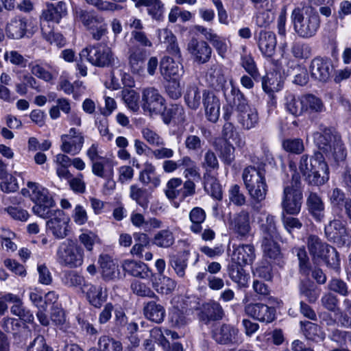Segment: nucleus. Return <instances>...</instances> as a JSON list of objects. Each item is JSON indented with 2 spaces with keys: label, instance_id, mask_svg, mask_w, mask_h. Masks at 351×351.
<instances>
[{
  "label": "nucleus",
  "instance_id": "f257e3e1",
  "mask_svg": "<svg viewBox=\"0 0 351 351\" xmlns=\"http://www.w3.org/2000/svg\"><path fill=\"white\" fill-rule=\"evenodd\" d=\"M293 29L298 36L304 39L313 37L320 27V17L311 5L295 8L291 14Z\"/></svg>",
  "mask_w": 351,
  "mask_h": 351
},
{
  "label": "nucleus",
  "instance_id": "f03ea898",
  "mask_svg": "<svg viewBox=\"0 0 351 351\" xmlns=\"http://www.w3.org/2000/svg\"><path fill=\"white\" fill-rule=\"evenodd\" d=\"M299 169L304 180L311 185H322L329 178L328 167L320 152H315L311 158L306 154L302 155L300 160Z\"/></svg>",
  "mask_w": 351,
  "mask_h": 351
},
{
  "label": "nucleus",
  "instance_id": "7ed1b4c3",
  "mask_svg": "<svg viewBox=\"0 0 351 351\" xmlns=\"http://www.w3.org/2000/svg\"><path fill=\"white\" fill-rule=\"evenodd\" d=\"M313 139L319 152L336 162L343 161L346 157V150L341 136L330 128H322L313 134Z\"/></svg>",
  "mask_w": 351,
  "mask_h": 351
},
{
  "label": "nucleus",
  "instance_id": "20e7f679",
  "mask_svg": "<svg viewBox=\"0 0 351 351\" xmlns=\"http://www.w3.org/2000/svg\"><path fill=\"white\" fill-rule=\"evenodd\" d=\"M226 101L235 108L237 121L244 130H250L258 123V115L256 109L250 108L241 91L232 86L230 93H224Z\"/></svg>",
  "mask_w": 351,
  "mask_h": 351
},
{
  "label": "nucleus",
  "instance_id": "39448f33",
  "mask_svg": "<svg viewBox=\"0 0 351 351\" xmlns=\"http://www.w3.org/2000/svg\"><path fill=\"white\" fill-rule=\"evenodd\" d=\"M84 250L76 241L66 239L60 243L56 252V260L64 267L74 269L82 265Z\"/></svg>",
  "mask_w": 351,
  "mask_h": 351
},
{
  "label": "nucleus",
  "instance_id": "423d86ee",
  "mask_svg": "<svg viewBox=\"0 0 351 351\" xmlns=\"http://www.w3.org/2000/svg\"><path fill=\"white\" fill-rule=\"evenodd\" d=\"M242 179L245 189L254 202L258 203L265 199L267 185L263 171L250 165L243 170Z\"/></svg>",
  "mask_w": 351,
  "mask_h": 351
},
{
  "label": "nucleus",
  "instance_id": "0eeeda50",
  "mask_svg": "<svg viewBox=\"0 0 351 351\" xmlns=\"http://www.w3.org/2000/svg\"><path fill=\"white\" fill-rule=\"evenodd\" d=\"M300 184V176L294 173L291 182L284 186L281 207L288 215H296L301 210L303 194Z\"/></svg>",
  "mask_w": 351,
  "mask_h": 351
},
{
  "label": "nucleus",
  "instance_id": "6e6552de",
  "mask_svg": "<svg viewBox=\"0 0 351 351\" xmlns=\"http://www.w3.org/2000/svg\"><path fill=\"white\" fill-rule=\"evenodd\" d=\"M75 16L92 35L95 40H99L107 33L108 25L104 18L94 10H75Z\"/></svg>",
  "mask_w": 351,
  "mask_h": 351
},
{
  "label": "nucleus",
  "instance_id": "1a4fd4ad",
  "mask_svg": "<svg viewBox=\"0 0 351 351\" xmlns=\"http://www.w3.org/2000/svg\"><path fill=\"white\" fill-rule=\"evenodd\" d=\"M80 58L86 59L92 65L98 67H108L114 62L111 49L106 44L99 43L88 45L80 53Z\"/></svg>",
  "mask_w": 351,
  "mask_h": 351
},
{
  "label": "nucleus",
  "instance_id": "9d476101",
  "mask_svg": "<svg viewBox=\"0 0 351 351\" xmlns=\"http://www.w3.org/2000/svg\"><path fill=\"white\" fill-rule=\"evenodd\" d=\"M141 107L145 113L149 115L158 114L166 108L165 99L159 90L153 86L142 90Z\"/></svg>",
  "mask_w": 351,
  "mask_h": 351
},
{
  "label": "nucleus",
  "instance_id": "9b49d317",
  "mask_svg": "<svg viewBox=\"0 0 351 351\" xmlns=\"http://www.w3.org/2000/svg\"><path fill=\"white\" fill-rule=\"evenodd\" d=\"M324 234L327 239L338 247L348 246L351 243V235L346 225L339 219H333L325 226Z\"/></svg>",
  "mask_w": 351,
  "mask_h": 351
},
{
  "label": "nucleus",
  "instance_id": "f8f14e48",
  "mask_svg": "<svg viewBox=\"0 0 351 351\" xmlns=\"http://www.w3.org/2000/svg\"><path fill=\"white\" fill-rule=\"evenodd\" d=\"M332 60L328 57L317 56L311 62V77L319 82L326 83L330 79L333 71Z\"/></svg>",
  "mask_w": 351,
  "mask_h": 351
},
{
  "label": "nucleus",
  "instance_id": "ddd939ff",
  "mask_svg": "<svg viewBox=\"0 0 351 351\" xmlns=\"http://www.w3.org/2000/svg\"><path fill=\"white\" fill-rule=\"evenodd\" d=\"M61 150L74 156L81 151L84 143V136L82 132L75 128H71L69 134L61 136Z\"/></svg>",
  "mask_w": 351,
  "mask_h": 351
},
{
  "label": "nucleus",
  "instance_id": "4468645a",
  "mask_svg": "<svg viewBox=\"0 0 351 351\" xmlns=\"http://www.w3.org/2000/svg\"><path fill=\"white\" fill-rule=\"evenodd\" d=\"M224 315L225 313L221 305L219 302L213 300L203 303L197 314L199 320L205 324L221 320Z\"/></svg>",
  "mask_w": 351,
  "mask_h": 351
},
{
  "label": "nucleus",
  "instance_id": "2eb2a0df",
  "mask_svg": "<svg viewBox=\"0 0 351 351\" xmlns=\"http://www.w3.org/2000/svg\"><path fill=\"white\" fill-rule=\"evenodd\" d=\"M54 214L55 215L47 221V228L56 239H64L69 232V218L61 210H57Z\"/></svg>",
  "mask_w": 351,
  "mask_h": 351
},
{
  "label": "nucleus",
  "instance_id": "dca6fc26",
  "mask_svg": "<svg viewBox=\"0 0 351 351\" xmlns=\"http://www.w3.org/2000/svg\"><path fill=\"white\" fill-rule=\"evenodd\" d=\"M187 50L194 62L198 64L208 62L212 55V48L204 40L193 38L187 45Z\"/></svg>",
  "mask_w": 351,
  "mask_h": 351
},
{
  "label": "nucleus",
  "instance_id": "f3484780",
  "mask_svg": "<svg viewBox=\"0 0 351 351\" xmlns=\"http://www.w3.org/2000/svg\"><path fill=\"white\" fill-rule=\"evenodd\" d=\"M239 330L233 326L223 324L212 330L213 339L221 345H233L239 341Z\"/></svg>",
  "mask_w": 351,
  "mask_h": 351
},
{
  "label": "nucleus",
  "instance_id": "a211bd4d",
  "mask_svg": "<svg viewBox=\"0 0 351 351\" xmlns=\"http://www.w3.org/2000/svg\"><path fill=\"white\" fill-rule=\"evenodd\" d=\"M245 311L247 315L261 322L271 323L276 317V309L262 303L249 304Z\"/></svg>",
  "mask_w": 351,
  "mask_h": 351
},
{
  "label": "nucleus",
  "instance_id": "6ab92c4d",
  "mask_svg": "<svg viewBox=\"0 0 351 351\" xmlns=\"http://www.w3.org/2000/svg\"><path fill=\"white\" fill-rule=\"evenodd\" d=\"M147 51L140 46H132L128 49V64L132 73L142 75L145 71Z\"/></svg>",
  "mask_w": 351,
  "mask_h": 351
},
{
  "label": "nucleus",
  "instance_id": "aec40b11",
  "mask_svg": "<svg viewBox=\"0 0 351 351\" xmlns=\"http://www.w3.org/2000/svg\"><path fill=\"white\" fill-rule=\"evenodd\" d=\"M256 39L263 56L271 58L275 53L277 44L276 34L271 31L261 30L256 36Z\"/></svg>",
  "mask_w": 351,
  "mask_h": 351
},
{
  "label": "nucleus",
  "instance_id": "412c9836",
  "mask_svg": "<svg viewBox=\"0 0 351 351\" xmlns=\"http://www.w3.org/2000/svg\"><path fill=\"white\" fill-rule=\"evenodd\" d=\"M202 102L207 119L213 123L217 121L219 117L220 101L211 91L204 90L202 94Z\"/></svg>",
  "mask_w": 351,
  "mask_h": 351
},
{
  "label": "nucleus",
  "instance_id": "4be33fe9",
  "mask_svg": "<svg viewBox=\"0 0 351 351\" xmlns=\"http://www.w3.org/2000/svg\"><path fill=\"white\" fill-rule=\"evenodd\" d=\"M306 209L317 222L325 219V204L322 197L316 193L310 192L306 201Z\"/></svg>",
  "mask_w": 351,
  "mask_h": 351
},
{
  "label": "nucleus",
  "instance_id": "5701e85b",
  "mask_svg": "<svg viewBox=\"0 0 351 351\" xmlns=\"http://www.w3.org/2000/svg\"><path fill=\"white\" fill-rule=\"evenodd\" d=\"M255 249L253 245L243 244L233 246L230 261L241 265H251L255 259Z\"/></svg>",
  "mask_w": 351,
  "mask_h": 351
},
{
  "label": "nucleus",
  "instance_id": "b1692460",
  "mask_svg": "<svg viewBox=\"0 0 351 351\" xmlns=\"http://www.w3.org/2000/svg\"><path fill=\"white\" fill-rule=\"evenodd\" d=\"M98 263L102 278L105 280H114L119 278L120 271L118 265L110 255L107 254H100L98 258Z\"/></svg>",
  "mask_w": 351,
  "mask_h": 351
},
{
  "label": "nucleus",
  "instance_id": "393cba45",
  "mask_svg": "<svg viewBox=\"0 0 351 351\" xmlns=\"http://www.w3.org/2000/svg\"><path fill=\"white\" fill-rule=\"evenodd\" d=\"M230 229L241 238L248 237L251 231L250 213L241 210L234 215L230 223Z\"/></svg>",
  "mask_w": 351,
  "mask_h": 351
},
{
  "label": "nucleus",
  "instance_id": "a878e982",
  "mask_svg": "<svg viewBox=\"0 0 351 351\" xmlns=\"http://www.w3.org/2000/svg\"><path fill=\"white\" fill-rule=\"evenodd\" d=\"M245 265L229 261L227 265L226 271L230 279L237 284L240 289L248 287L250 280L249 274L243 269Z\"/></svg>",
  "mask_w": 351,
  "mask_h": 351
},
{
  "label": "nucleus",
  "instance_id": "bb28decb",
  "mask_svg": "<svg viewBox=\"0 0 351 351\" xmlns=\"http://www.w3.org/2000/svg\"><path fill=\"white\" fill-rule=\"evenodd\" d=\"M82 291L86 294L90 304L95 308H101L106 300L107 295L103 293L101 286L86 283L82 287Z\"/></svg>",
  "mask_w": 351,
  "mask_h": 351
},
{
  "label": "nucleus",
  "instance_id": "cd10ccee",
  "mask_svg": "<svg viewBox=\"0 0 351 351\" xmlns=\"http://www.w3.org/2000/svg\"><path fill=\"white\" fill-rule=\"evenodd\" d=\"M122 267L125 272L136 278L145 279L152 275L147 265L141 261L125 260Z\"/></svg>",
  "mask_w": 351,
  "mask_h": 351
},
{
  "label": "nucleus",
  "instance_id": "c85d7f7f",
  "mask_svg": "<svg viewBox=\"0 0 351 351\" xmlns=\"http://www.w3.org/2000/svg\"><path fill=\"white\" fill-rule=\"evenodd\" d=\"M143 311L147 319L156 324L162 323L166 315L165 307L154 300L145 302Z\"/></svg>",
  "mask_w": 351,
  "mask_h": 351
},
{
  "label": "nucleus",
  "instance_id": "c756f323",
  "mask_svg": "<svg viewBox=\"0 0 351 351\" xmlns=\"http://www.w3.org/2000/svg\"><path fill=\"white\" fill-rule=\"evenodd\" d=\"M213 147L226 165H230L234 160V147L225 138H216Z\"/></svg>",
  "mask_w": 351,
  "mask_h": 351
},
{
  "label": "nucleus",
  "instance_id": "7c9ffc66",
  "mask_svg": "<svg viewBox=\"0 0 351 351\" xmlns=\"http://www.w3.org/2000/svg\"><path fill=\"white\" fill-rule=\"evenodd\" d=\"M160 70L165 80H180L183 73L182 66L170 58L161 62Z\"/></svg>",
  "mask_w": 351,
  "mask_h": 351
},
{
  "label": "nucleus",
  "instance_id": "2f4dec72",
  "mask_svg": "<svg viewBox=\"0 0 351 351\" xmlns=\"http://www.w3.org/2000/svg\"><path fill=\"white\" fill-rule=\"evenodd\" d=\"M27 31V19L25 18L14 17L7 24L5 32L7 36L12 39L23 38Z\"/></svg>",
  "mask_w": 351,
  "mask_h": 351
},
{
  "label": "nucleus",
  "instance_id": "473e14b6",
  "mask_svg": "<svg viewBox=\"0 0 351 351\" xmlns=\"http://www.w3.org/2000/svg\"><path fill=\"white\" fill-rule=\"evenodd\" d=\"M284 106L287 112L295 117H299L304 112L302 96L300 97L292 93H286Z\"/></svg>",
  "mask_w": 351,
  "mask_h": 351
},
{
  "label": "nucleus",
  "instance_id": "72a5a7b5",
  "mask_svg": "<svg viewBox=\"0 0 351 351\" xmlns=\"http://www.w3.org/2000/svg\"><path fill=\"white\" fill-rule=\"evenodd\" d=\"M189 252L184 250L169 256V265L171 266L176 275L183 278L185 276V271L188 265Z\"/></svg>",
  "mask_w": 351,
  "mask_h": 351
},
{
  "label": "nucleus",
  "instance_id": "f704fd0d",
  "mask_svg": "<svg viewBox=\"0 0 351 351\" xmlns=\"http://www.w3.org/2000/svg\"><path fill=\"white\" fill-rule=\"evenodd\" d=\"M206 78L209 85L215 89L222 88L226 83L222 69L217 64L210 66L206 72Z\"/></svg>",
  "mask_w": 351,
  "mask_h": 351
},
{
  "label": "nucleus",
  "instance_id": "c9c22d12",
  "mask_svg": "<svg viewBox=\"0 0 351 351\" xmlns=\"http://www.w3.org/2000/svg\"><path fill=\"white\" fill-rule=\"evenodd\" d=\"M277 237H263L261 248L264 256L273 261H280L282 257L279 245L275 241Z\"/></svg>",
  "mask_w": 351,
  "mask_h": 351
},
{
  "label": "nucleus",
  "instance_id": "e433bc0d",
  "mask_svg": "<svg viewBox=\"0 0 351 351\" xmlns=\"http://www.w3.org/2000/svg\"><path fill=\"white\" fill-rule=\"evenodd\" d=\"M307 246L310 254L314 259H320L324 256L330 245L322 241L316 235H310L307 238Z\"/></svg>",
  "mask_w": 351,
  "mask_h": 351
},
{
  "label": "nucleus",
  "instance_id": "4c0bfd02",
  "mask_svg": "<svg viewBox=\"0 0 351 351\" xmlns=\"http://www.w3.org/2000/svg\"><path fill=\"white\" fill-rule=\"evenodd\" d=\"M204 184L205 191L213 198L218 200L222 199L221 186L210 171H206L204 174Z\"/></svg>",
  "mask_w": 351,
  "mask_h": 351
},
{
  "label": "nucleus",
  "instance_id": "58836bf2",
  "mask_svg": "<svg viewBox=\"0 0 351 351\" xmlns=\"http://www.w3.org/2000/svg\"><path fill=\"white\" fill-rule=\"evenodd\" d=\"M302 332L306 338L315 342H319L324 339L325 333L316 324L309 321L300 322Z\"/></svg>",
  "mask_w": 351,
  "mask_h": 351
},
{
  "label": "nucleus",
  "instance_id": "ea45409f",
  "mask_svg": "<svg viewBox=\"0 0 351 351\" xmlns=\"http://www.w3.org/2000/svg\"><path fill=\"white\" fill-rule=\"evenodd\" d=\"M138 180L145 185L152 184L154 188L160 184V178L156 175V169L150 163H146L144 169L140 172Z\"/></svg>",
  "mask_w": 351,
  "mask_h": 351
},
{
  "label": "nucleus",
  "instance_id": "a19ab883",
  "mask_svg": "<svg viewBox=\"0 0 351 351\" xmlns=\"http://www.w3.org/2000/svg\"><path fill=\"white\" fill-rule=\"evenodd\" d=\"M206 213L200 207L193 208L189 213V219L191 222L190 230L195 234H199L202 230V223L206 219Z\"/></svg>",
  "mask_w": 351,
  "mask_h": 351
},
{
  "label": "nucleus",
  "instance_id": "79ce46f5",
  "mask_svg": "<svg viewBox=\"0 0 351 351\" xmlns=\"http://www.w3.org/2000/svg\"><path fill=\"white\" fill-rule=\"evenodd\" d=\"M304 112L319 113L325 110V106L321 99L312 94L302 96Z\"/></svg>",
  "mask_w": 351,
  "mask_h": 351
},
{
  "label": "nucleus",
  "instance_id": "37998d69",
  "mask_svg": "<svg viewBox=\"0 0 351 351\" xmlns=\"http://www.w3.org/2000/svg\"><path fill=\"white\" fill-rule=\"evenodd\" d=\"M299 293L308 302L315 303L319 296L320 290L313 282H302L299 285Z\"/></svg>",
  "mask_w": 351,
  "mask_h": 351
},
{
  "label": "nucleus",
  "instance_id": "c03bdc74",
  "mask_svg": "<svg viewBox=\"0 0 351 351\" xmlns=\"http://www.w3.org/2000/svg\"><path fill=\"white\" fill-rule=\"evenodd\" d=\"M63 285L68 287H79L84 286L86 282L84 278L73 270L65 271L62 273L61 278Z\"/></svg>",
  "mask_w": 351,
  "mask_h": 351
},
{
  "label": "nucleus",
  "instance_id": "a18cd8bd",
  "mask_svg": "<svg viewBox=\"0 0 351 351\" xmlns=\"http://www.w3.org/2000/svg\"><path fill=\"white\" fill-rule=\"evenodd\" d=\"M143 6L147 7V13L152 19L162 21L164 14V4L160 0H144Z\"/></svg>",
  "mask_w": 351,
  "mask_h": 351
},
{
  "label": "nucleus",
  "instance_id": "49530a36",
  "mask_svg": "<svg viewBox=\"0 0 351 351\" xmlns=\"http://www.w3.org/2000/svg\"><path fill=\"white\" fill-rule=\"evenodd\" d=\"M263 237H278V233L274 216L267 214L265 219L261 220L260 225Z\"/></svg>",
  "mask_w": 351,
  "mask_h": 351
},
{
  "label": "nucleus",
  "instance_id": "de8ad7c7",
  "mask_svg": "<svg viewBox=\"0 0 351 351\" xmlns=\"http://www.w3.org/2000/svg\"><path fill=\"white\" fill-rule=\"evenodd\" d=\"M202 96L199 88L195 85L187 87L184 100L187 106L193 109L197 110L201 104Z\"/></svg>",
  "mask_w": 351,
  "mask_h": 351
},
{
  "label": "nucleus",
  "instance_id": "09e8293b",
  "mask_svg": "<svg viewBox=\"0 0 351 351\" xmlns=\"http://www.w3.org/2000/svg\"><path fill=\"white\" fill-rule=\"evenodd\" d=\"M80 245L86 249L87 252H91L96 243H99L98 235L91 230H82V233L78 237Z\"/></svg>",
  "mask_w": 351,
  "mask_h": 351
},
{
  "label": "nucleus",
  "instance_id": "8fccbe9b",
  "mask_svg": "<svg viewBox=\"0 0 351 351\" xmlns=\"http://www.w3.org/2000/svg\"><path fill=\"white\" fill-rule=\"evenodd\" d=\"M170 319L173 326L178 328L185 326L189 321L187 317V309L184 307L179 308L174 306L171 312Z\"/></svg>",
  "mask_w": 351,
  "mask_h": 351
},
{
  "label": "nucleus",
  "instance_id": "3c124183",
  "mask_svg": "<svg viewBox=\"0 0 351 351\" xmlns=\"http://www.w3.org/2000/svg\"><path fill=\"white\" fill-rule=\"evenodd\" d=\"M130 197L143 208H145L148 205L149 195L146 189L132 184L130 187Z\"/></svg>",
  "mask_w": 351,
  "mask_h": 351
},
{
  "label": "nucleus",
  "instance_id": "603ef678",
  "mask_svg": "<svg viewBox=\"0 0 351 351\" xmlns=\"http://www.w3.org/2000/svg\"><path fill=\"white\" fill-rule=\"evenodd\" d=\"M241 65L254 81L258 82L261 80V75L256 62L250 55L245 54L241 56Z\"/></svg>",
  "mask_w": 351,
  "mask_h": 351
},
{
  "label": "nucleus",
  "instance_id": "864d4df0",
  "mask_svg": "<svg viewBox=\"0 0 351 351\" xmlns=\"http://www.w3.org/2000/svg\"><path fill=\"white\" fill-rule=\"evenodd\" d=\"M51 319L60 330L64 332L70 331L71 326L66 321L65 313L62 309L54 308L51 314Z\"/></svg>",
  "mask_w": 351,
  "mask_h": 351
},
{
  "label": "nucleus",
  "instance_id": "5fc2aeb1",
  "mask_svg": "<svg viewBox=\"0 0 351 351\" xmlns=\"http://www.w3.org/2000/svg\"><path fill=\"white\" fill-rule=\"evenodd\" d=\"M56 206L55 201L49 203L35 204L33 208V212L35 215L43 219H50L55 213L59 209L54 208Z\"/></svg>",
  "mask_w": 351,
  "mask_h": 351
},
{
  "label": "nucleus",
  "instance_id": "6e6d98bb",
  "mask_svg": "<svg viewBox=\"0 0 351 351\" xmlns=\"http://www.w3.org/2000/svg\"><path fill=\"white\" fill-rule=\"evenodd\" d=\"M28 66L31 73L36 77L45 82L53 80L52 74L43 66L40 60L32 61L28 64Z\"/></svg>",
  "mask_w": 351,
  "mask_h": 351
},
{
  "label": "nucleus",
  "instance_id": "4d7b16f0",
  "mask_svg": "<svg viewBox=\"0 0 351 351\" xmlns=\"http://www.w3.org/2000/svg\"><path fill=\"white\" fill-rule=\"evenodd\" d=\"M291 52L296 59H307L311 56L312 49L307 43L296 41L293 43Z\"/></svg>",
  "mask_w": 351,
  "mask_h": 351
},
{
  "label": "nucleus",
  "instance_id": "13d9d810",
  "mask_svg": "<svg viewBox=\"0 0 351 351\" xmlns=\"http://www.w3.org/2000/svg\"><path fill=\"white\" fill-rule=\"evenodd\" d=\"M98 349L100 351H122V345L119 341L108 335H103L98 341Z\"/></svg>",
  "mask_w": 351,
  "mask_h": 351
},
{
  "label": "nucleus",
  "instance_id": "bf43d9fd",
  "mask_svg": "<svg viewBox=\"0 0 351 351\" xmlns=\"http://www.w3.org/2000/svg\"><path fill=\"white\" fill-rule=\"evenodd\" d=\"M158 282H153V287L158 293L168 295L171 293L176 287V282L169 277L162 276Z\"/></svg>",
  "mask_w": 351,
  "mask_h": 351
},
{
  "label": "nucleus",
  "instance_id": "052dcab7",
  "mask_svg": "<svg viewBox=\"0 0 351 351\" xmlns=\"http://www.w3.org/2000/svg\"><path fill=\"white\" fill-rule=\"evenodd\" d=\"M293 253L295 254L298 258L300 272L304 275H308L311 270V263L305 248L303 247H294Z\"/></svg>",
  "mask_w": 351,
  "mask_h": 351
},
{
  "label": "nucleus",
  "instance_id": "680f3d73",
  "mask_svg": "<svg viewBox=\"0 0 351 351\" xmlns=\"http://www.w3.org/2000/svg\"><path fill=\"white\" fill-rule=\"evenodd\" d=\"M153 243L160 247H169L174 243L173 234L169 230H160L155 234Z\"/></svg>",
  "mask_w": 351,
  "mask_h": 351
},
{
  "label": "nucleus",
  "instance_id": "e2e57ef3",
  "mask_svg": "<svg viewBox=\"0 0 351 351\" xmlns=\"http://www.w3.org/2000/svg\"><path fill=\"white\" fill-rule=\"evenodd\" d=\"M328 199L332 208H341L345 206L349 198L346 197L344 192L339 189L335 188L328 193Z\"/></svg>",
  "mask_w": 351,
  "mask_h": 351
},
{
  "label": "nucleus",
  "instance_id": "0e129e2a",
  "mask_svg": "<svg viewBox=\"0 0 351 351\" xmlns=\"http://www.w3.org/2000/svg\"><path fill=\"white\" fill-rule=\"evenodd\" d=\"M27 186V189H23L21 190V193L25 197H30L33 202L38 199V197L43 193H45L47 190L38 183L34 182H28Z\"/></svg>",
  "mask_w": 351,
  "mask_h": 351
},
{
  "label": "nucleus",
  "instance_id": "69168bd1",
  "mask_svg": "<svg viewBox=\"0 0 351 351\" xmlns=\"http://www.w3.org/2000/svg\"><path fill=\"white\" fill-rule=\"evenodd\" d=\"M324 254L320 259H322L328 267L338 271L340 269V259L336 249L330 246Z\"/></svg>",
  "mask_w": 351,
  "mask_h": 351
},
{
  "label": "nucleus",
  "instance_id": "338daca9",
  "mask_svg": "<svg viewBox=\"0 0 351 351\" xmlns=\"http://www.w3.org/2000/svg\"><path fill=\"white\" fill-rule=\"evenodd\" d=\"M131 289L133 293L140 297H147L158 300L156 293L145 283L138 280H134L131 284Z\"/></svg>",
  "mask_w": 351,
  "mask_h": 351
},
{
  "label": "nucleus",
  "instance_id": "774afa93",
  "mask_svg": "<svg viewBox=\"0 0 351 351\" xmlns=\"http://www.w3.org/2000/svg\"><path fill=\"white\" fill-rule=\"evenodd\" d=\"M322 305L328 311L336 313L339 311V300L336 295L332 292L324 293L321 298Z\"/></svg>",
  "mask_w": 351,
  "mask_h": 351
}]
</instances>
